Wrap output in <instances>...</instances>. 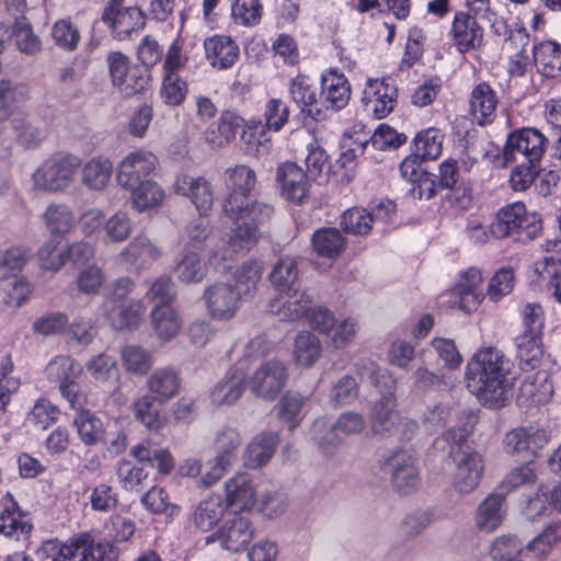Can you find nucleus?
Wrapping results in <instances>:
<instances>
[{
    "label": "nucleus",
    "mask_w": 561,
    "mask_h": 561,
    "mask_svg": "<svg viewBox=\"0 0 561 561\" xmlns=\"http://www.w3.org/2000/svg\"><path fill=\"white\" fill-rule=\"evenodd\" d=\"M513 363L495 347L478 350L466 365L469 391L490 408H499L513 389Z\"/></svg>",
    "instance_id": "f257e3e1"
},
{
    "label": "nucleus",
    "mask_w": 561,
    "mask_h": 561,
    "mask_svg": "<svg viewBox=\"0 0 561 561\" xmlns=\"http://www.w3.org/2000/svg\"><path fill=\"white\" fill-rule=\"evenodd\" d=\"M226 185L230 191L222 204V210L227 216L240 217L254 214L256 218H271L274 209L271 205L259 202L252 196L256 183L255 172L245 164L228 168L225 171Z\"/></svg>",
    "instance_id": "f03ea898"
},
{
    "label": "nucleus",
    "mask_w": 561,
    "mask_h": 561,
    "mask_svg": "<svg viewBox=\"0 0 561 561\" xmlns=\"http://www.w3.org/2000/svg\"><path fill=\"white\" fill-rule=\"evenodd\" d=\"M358 373L362 379L367 378L376 387H379L382 381V385L388 389V392L380 398L374 408L371 430L374 434L381 437H393L397 423L401 421V415L396 410L394 381L369 359L362 360L358 364Z\"/></svg>",
    "instance_id": "7ed1b4c3"
},
{
    "label": "nucleus",
    "mask_w": 561,
    "mask_h": 561,
    "mask_svg": "<svg viewBox=\"0 0 561 561\" xmlns=\"http://www.w3.org/2000/svg\"><path fill=\"white\" fill-rule=\"evenodd\" d=\"M81 167V159L69 152H56L45 159L33 172L31 180L34 190L45 193H59L75 182Z\"/></svg>",
    "instance_id": "20e7f679"
},
{
    "label": "nucleus",
    "mask_w": 561,
    "mask_h": 561,
    "mask_svg": "<svg viewBox=\"0 0 561 561\" xmlns=\"http://www.w3.org/2000/svg\"><path fill=\"white\" fill-rule=\"evenodd\" d=\"M227 217L232 221L233 227L222 239L226 245L210 251L209 262L215 265L231 259L233 253L248 252L253 249L261 239L260 226L271 219L256 218L250 211L238 218Z\"/></svg>",
    "instance_id": "39448f33"
},
{
    "label": "nucleus",
    "mask_w": 561,
    "mask_h": 561,
    "mask_svg": "<svg viewBox=\"0 0 561 561\" xmlns=\"http://www.w3.org/2000/svg\"><path fill=\"white\" fill-rule=\"evenodd\" d=\"M22 94L19 87L10 81H0V121L9 119L12 129L16 134V140L26 148L37 146L42 140V131L20 112H13L11 104L18 101Z\"/></svg>",
    "instance_id": "423d86ee"
},
{
    "label": "nucleus",
    "mask_w": 561,
    "mask_h": 561,
    "mask_svg": "<svg viewBox=\"0 0 561 561\" xmlns=\"http://www.w3.org/2000/svg\"><path fill=\"white\" fill-rule=\"evenodd\" d=\"M546 137L535 128H523L508 135L500 165L524 161L539 165L546 151Z\"/></svg>",
    "instance_id": "0eeeda50"
},
{
    "label": "nucleus",
    "mask_w": 561,
    "mask_h": 561,
    "mask_svg": "<svg viewBox=\"0 0 561 561\" xmlns=\"http://www.w3.org/2000/svg\"><path fill=\"white\" fill-rule=\"evenodd\" d=\"M383 469L390 476L392 488L403 494L416 491L421 479L411 450L397 448L383 457Z\"/></svg>",
    "instance_id": "6e6552de"
},
{
    "label": "nucleus",
    "mask_w": 561,
    "mask_h": 561,
    "mask_svg": "<svg viewBox=\"0 0 561 561\" xmlns=\"http://www.w3.org/2000/svg\"><path fill=\"white\" fill-rule=\"evenodd\" d=\"M240 444V435L234 428L222 427L217 432L214 439L216 456L210 461L209 471L202 477L204 486H211L224 477L232 465Z\"/></svg>",
    "instance_id": "1a4fd4ad"
},
{
    "label": "nucleus",
    "mask_w": 561,
    "mask_h": 561,
    "mask_svg": "<svg viewBox=\"0 0 561 561\" xmlns=\"http://www.w3.org/2000/svg\"><path fill=\"white\" fill-rule=\"evenodd\" d=\"M287 378L286 366L280 360H268L253 371L249 379V388L254 396L274 401L285 387Z\"/></svg>",
    "instance_id": "9d476101"
},
{
    "label": "nucleus",
    "mask_w": 561,
    "mask_h": 561,
    "mask_svg": "<svg viewBox=\"0 0 561 561\" xmlns=\"http://www.w3.org/2000/svg\"><path fill=\"white\" fill-rule=\"evenodd\" d=\"M157 163V158L151 152L133 151L119 162L116 181L125 190L144 181H151L149 176L153 173Z\"/></svg>",
    "instance_id": "9b49d317"
},
{
    "label": "nucleus",
    "mask_w": 561,
    "mask_h": 561,
    "mask_svg": "<svg viewBox=\"0 0 561 561\" xmlns=\"http://www.w3.org/2000/svg\"><path fill=\"white\" fill-rule=\"evenodd\" d=\"M204 299L211 318L229 320L240 308L241 294L229 283H215L204 291Z\"/></svg>",
    "instance_id": "f8f14e48"
},
{
    "label": "nucleus",
    "mask_w": 561,
    "mask_h": 561,
    "mask_svg": "<svg viewBox=\"0 0 561 561\" xmlns=\"http://www.w3.org/2000/svg\"><path fill=\"white\" fill-rule=\"evenodd\" d=\"M456 470L454 473V485L460 493H470L479 484L483 471L481 456L469 448H460L451 451Z\"/></svg>",
    "instance_id": "ddd939ff"
},
{
    "label": "nucleus",
    "mask_w": 561,
    "mask_h": 561,
    "mask_svg": "<svg viewBox=\"0 0 561 561\" xmlns=\"http://www.w3.org/2000/svg\"><path fill=\"white\" fill-rule=\"evenodd\" d=\"M362 102L368 114L381 119L393 111L397 88L385 79H369L365 84Z\"/></svg>",
    "instance_id": "4468645a"
},
{
    "label": "nucleus",
    "mask_w": 561,
    "mask_h": 561,
    "mask_svg": "<svg viewBox=\"0 0 561 561\" xmlns=\"http://www.w3.org/2000/svg\"><path fill=\"white\" fill-rule=\"evenodd\" d=\"M174 192L191 201L201 215H207L214 204L210 182L202 175L181 173L173 184Z\"/></svg>",
    "instance_id": "2eb2a0df"
},
{
    "label": "nucleus",
    "mask_w": 561,
    "mask_h": 561,
    "mask_svg": "<svg viewBox=\"0 0 561 561\" xmlns=\"http://www.w3.org/2000/svg\"><path fill=\"white\" fill-rule=\"evenodd\" d=\"M311 304V297L306 291L294 289L280 293L271 299L267 311L277 317L279 321L291 322L308 316Z\"/></svg>",
    "instance_id": "dca6fc26"
},
{
    "label": "nucleus",
    "mask_w": 561,
    "mask_h": 561,
    "mask_svg": "<svg viewBox=\"0 0 561 561\" xmlns=\"http://www.w3.org/2000/svg\"><path fill=\"white\" fill-rule=\"evenodd\" d=\"M547 254L535 263L538 280L547 283L552 295L561 304V240H548L545 244Z\"/></svg>",
    "instance_id": "f3484780"
},
{
    "label": "nucleus",
    "mask_w": 561,
    "mask_h": 561,
    "mask_svg": "<svg viewBox=\"0 0 561 561\" xmlns=\"http://www.w3.org/2000/svg\"><path fill=\"white\" fill-rule=\"evenodd\" d=\"M307 176L296 163H282L276 172L282 196L291 203L302 204L309 194Z\"/></svg>",
    "instance_id": "a211bd4d"
},
{
    "label": "nucleus",
    "mask_w": 561,
    "mask_h": 561,
    "mask_svg": "<svg viewBox=\"0 0 561 561\" xmlns=\"http://www.w3.org/2000/svg\"><path fill=\"white\" fill-rule=\"evenodd\" d=\"M0 534L5 537L27 536L33 525L26 513L22 512L18 502L10 492H5L0 499Z\"/></svg>",
    "instance_id": "6ab92c4d"
},
{
    "label": "nucleus",
    "mask_w": 561,
    "mask_h": 561,
    "mask_svg": "<svg viewBox=\"0 0 561 561\" xmlns=\"http://www.w3.org/2000/svg\"><path fill=\"white\" fill-rule=\"evenodd\" d=\"M548 443L546 431L539 428H516L506 434L505 448L510 454L528 459Z\"/></svg>",
    "instance_id": "aec40b11"
},
{
    "label": "nucleus",
    "mask_w": 561,
    "mask_h": 561,
    "mask_svg": "<svg viewBox=\"0 0 561 561\" xmlns=\"http://www.w3.org/2000/svg\"><path fill=\"white\" fill-rule=\"evenodd\" d=\"M103 21L112 27L116 38L121 41L133 32H139L146 24L145 15L137 7H110L103 13Z\"/></svg>",
    "instance_id": "412c9836"
},
{
    "label": "nucleus",
    "mask_w": 561,
    "mask_h": 561,
    "mask_svg": "<svg viewBox=\"0 0 561 561\" xmlns=\"http://www.w3.org/2000/svg\"><path fill=\"white\" fill-rule=\"evenodd\" d=\"M499 98L486 82L473 87L469 96V112L478 125L491 124L496 117Z\"/></svg>",
    "instance_id": "4be33fe9"
},
{
    "label": "nucleus",
    "mask_w": 561,
    "mask_h": 561,
    "mask_svg": "<svg viewBox=\"0 0 561 561\" xmlns=\"http://www.w3.org/2000/svg\"><path fill=\"white\" fill-rule=\"evenodd\" d=\"M242 118L232 111H224L216 123L210 124L204 131V140L213 149L229 146L236 138Z\"/></svg>",
    "instance_id": "5701e85b"
},
{
    "label": "nucleus",
    "mask_w": 561,
    "mask_h": 561,
    "mask_svg": "<svg viewBox=\"0 0 561 561\" xmlns=\"http://www.w3.org/2000/svg\"><path fill=\"white\" fill-rule=\"evenodd\" d=\"M351 87L343 73L330 70L322 76L320 99L327 108L339 111L350 101Z\"/></svg>",
    "instance_id": "b1692460"
},
{
    "label": "nucleus",
    "mask_w": 561,
    "mask_h": 561,
    "mask_svg": "<svg viewBox=\"0 0 561 561\" xmlns=\"http://www.w3.org/2000/svg\"><path fill=\"white\" fill-rule=\"evenodd\" d=\"M225 496L229 507L244 511L251 508L256 499V489L248 473H236L225 482Z\"/></svg>",
    "instance_id": "393cba45"
},
{
    "label": "nucleus",
    "mask_w": 561,
    "mask_h": 561,
    "mask_svg": "<svg viewBox=\"0 0 561 561\" xmlns=\"http://www.w3.org/2000/svg\"><path fill=\"white\" fill-rule=\"evenodd\" d=\"M204 48L209 65L220 70L231 68L239 58V47L228 36L208 37L204 42Z\"/></svg>",
    "instance_id": "a878e982"
},
{
    "label": "nucleus",
    "mask_w": 561,
    "mask_h": 561,
    "mask_svg": "<svg viewBox=\"0 0 561 561\" xmlns=\"http://www.w3.org/2000/svg\"><path fill=\"white\" fill-rule=\"evenodd\" d=\"M89 547V534L83 533L66 543L56 539L46 540L42 551L51 558V561H87Z\"/></svg>",
    "instance_id": "bb28decb"
},
{
    "label": "nucleus",
    "mask_w": 561,
    "mask_h": 561,
    "mask_svg": "<svg viewBox=\"0 0 561 561\" xmlns=\"http://www.w3.org/2000/svg\"><path fill=\"white\" fill-rule=\"evenodd\" d=\"M182 324L179 311L171 305H157L150 312L152 332L162 342H169L176 337Z\"/></svg>",
    "instance_id": "cd10ccee"
},
{
    "label": "nucleus",
    "mask_w": 561,
    "mask_h": 561,
    "mask_svg": "<svg viewBox=\"0 0 561 561\" xmlns=\"http://www.w3.org/2000/svg\"><path fill=\"white\" fill-rule=\"evenodd\" d=\"M482 275L478 268H469L463 273L459 283L454 288V295L458 297V307L467 313L477 309L484 298L481 288Z\"/></svg>",
    "instance_id": "c85d7f7f"
},
{
    "label": "nucleus",
    "mask_w": 561,
    "mask_h": 561,
    "mask_svg": "<svg viewBox=\"0 0 561 561\" xmlns=\"http://www.w3.org/2000/svg\"><path fill=\"white\" fill-rule=\"evenodd\" d=\"M453 39L459 51L465 53L480 47L483 31L474 18L460 12L455 15L453 22Z\"/></svg>",
    "instance_id": "c756f323"
},
{
    "label": "nucleus",
    "mask_w": 561,
    "mask_h": 561,
    "mask_svg": "<svg viewBox=\"0 0 561 561\" xmlns=\"http://www.w3.org/2000/svg\"><path fill=\"white\" fill-rule=\"evenodd\" d=\"M162 255V249L146 236H137L119 253L121 259L136 268H145Z\"/></svg>",
    "instance_id": "7c9ffc66"
},
{
    "label": "nucleus",
    "mask_w": 561,
    "mask_h": 561,
    "mask_svg": "<svg viewBox=\"0 0 561 561\" xmlns=\"http://www.w3.org/2000/svg\"><path fill=\"white\" fill-rule=\"evenodd\" d=\"M80 169L82 185L94 192L104 191L113 175V163L104 156L89 159Z\"/></svg>",
    "instance_id": "2f4dec72"
},
{
    "label": "nucleus",
    "mask_w": 561,
    "mask_h": 561,
    "mask_svg": "<svg viewBox=\"0 0 561 561\" xmlns=\"http://www.w3.org/2000/svg\"><path fill=\"white\" fill-rule=\"evenodd\" d=\"M145 306L140 300H122L118 304L105 306V316L116 330L137 327L145 314Z\"/></svg>",
    "instance_id": "473e14b6"
},
{
    "label": "nucleus",
    "mask_w": 561,
    "mask_h": 561,
    "mask_svg": "<svg viewBox=\"0 0 561 561\" xmlns=\"http://www.w3.org/2000/svg\"><path fill=\"white\" fill-rule=\"evenodd\" d=\"M277 443L278 435L274 432L257 434L244 450V465L252 469L264 466L271 460Z\"/></svg>",
    "instance_id": "72a5a7b5"
},
{
    "label": "nucleus",
    "mask_w": 561,
    "mask_h": 561,
    "mask_svg": "<svg viewBox=\"0 0 561 561\" xmlns=\"http://www.w3.org/2000/svg\"><path fill=\"white\" fill-rule=\"evenodd\" d=\"M252 537L253 528L250 519L245 516H238L228 522L219 535L221 546L232 552L244 549Z\"/></svg>",
    "instance_id": "f704fd0d"
},
{
    "label": "nucleus",
    "mask_w": 561,
    "mask_h": 561,
    "mask_svg": "<svg viewBox=\"0 0 561 561\" xmlns=\"http://www.w3.org/2000/svg\"><path fill=\"white\" fill-rule=\"evenodd\" d=\"M245 374L241 369H233L226 378L219 381L210 392L211 403L217 407L231 405L243 393Z\"/></svg>",
    "instance_id": "c9c22d12"
},
{
    "label": "nucleus",
    "mask_w": 561,
    "mask_h": 561,
    "mask_svg": "<svg viewBox=\"0 0 561 561\" xmlns=\"http://www.w3.org/2000/svg\"><path fill=\"white\" fill-rule=\"evenodd\" d=\"M534 62L540 75L546 78L561 76V46L551 41L540 42L533 48Z\"/></svg>",
    "instance_id": "e433bc0d"
},
{
    "label": "nucleus",
    "mask_w": 561,
    "mask_h": 561,
    "mask_svg": "<svg viewBox=\"0 0 561 561\" xmlns=\"http://www.w3.org/2000/svg\"><path fill=\"white\" fill-rule=\"evenodd\" d=\"M147 388L157 402L163 403L180 390V378L170 367L157 368L147 379Z\"/></svg>",
    "instance_id": "4c0bfd02"
},
{
    "label": "nucleus",
    "mask_w": 561,
    "mask_h": 561,
    "mask_svg": "<svg viewBox=\"0 0 561 561\" xmlns=\"http://www.w3.org/2000/svg\"><path fill=\"white\" fill-rule=\"evenodd\" d=\"M504 497L499 494L488 495L476 512V526L481 531L492 533L497 529L504 519Z\"/></svg>",
    "instance_id": "58836bf2"
},
{
    "label": "nucleus",
    "mask_w": 561,
    "mask_h": 561,
    "mask_svg": "<svg viewBox=\"0 0 561 561\" xmlns=\"http://www.w3.org/2000/svg\"><path fill=\"white\" fill-rule=\"evenodd\" d=\"M126 190L130 192L133 208L139 213L159 207L165 197L163 188L152 180L144 181Z\"/></svg>",
    "instance_id": "ea45409f"
},
{
    "label": "nucleus",
    "mask_w": 561,
    "mask_h": 561,
    "mask_svg": "<svg viewBox=\"0 0 561 561\" xmlns=\"http://www.w3.org/2000/svg\"><path fill=\"white\" fill-rule=\"evenodd\" d=\"M78 437L85 446H93L103 440L104 426L102 421L92 412L81 411L72 421Z\"/></svg>",
    "instance_id": "a19ab883"
},
{
    "label": "nucleus",
    "mask_w": 561,
    "mask_h": 561,
    "mask_svg": "<svg viewBox=\"0 0 561 561\" xmlns=\"http://www.w3.org/2000/svg\"><path fill=\"white\" fill-rule=\"evenodd\" d=\"M224 505L218 495L201 501L193 514L194 525L202 531L211 530L224 516Z\"/></svg>",
    "instance_id": "79ce46f5"
},
{
    "label": "nucleus",
    "mask_w": 561,
    "mask_h": 561,
    "mask_svg": "<svg viewBox=\"0 0 561 561\" xmlns=\"http://www.w3.org/2000/svg\"><path fill=\"white\" fill-rule=\"evenodd\" d=\"M299 276L297 261L291 256L280 257L273 266L268 278L272 286L280 293L291 291Z\"/></svg>",
    "instance_id": "37998d69"
},
{
    "label": "nucleus",
    "mask_w": 561,
    "mask_h": 561,
    "mask_svg": "<svg viewBox=\"0 0 561 561\" xmlns=\"http://www.w3.org/2000/svg\"><path fill=\"white\" fill-rule=\"evenodd\" d=\"M312 248L322 257L333 259L345 248L343 234L335 228L317 230L312 236Z\"/></svg>",
    "instance_id": "c03bdc74"
},
{
    "label": "nucleus",
    "mask_w": 561,
    "mask_h": 561,
    "mask_svg": "<svg viewBox=\"0 0 561 561\" xmlns=\"http://www.w3.org/2000/svg\"><path fill=\"white\" fill-rule=\"evenodd\" d=\"M311 436L319 451L324 457H332L343 440L342 435L335 430V426L328 424L323 419L317 420L313 423Z\"/></svg>",
    "instance_id": "a18cd8bd"
},
{
    "label": "nucleus",
    "mask_w": 561,
    "mask_h": 561,
    "mask_svg": "<svg viewBox=\"0 0 561 561\" xmlns=\"http://www.w3.org/2000/svg\"><path fill=\"white\" fill-rule=\"evenodd\" d=\"M321 353V342L313 333L301 331L296 335L294 357L297 364L310 367L319 359Z\"/></svg>",
    "instance_id": "49530a36"
},
{
    "label": "nucleus",
    "mask_w": 561,
    "mask_h": 561,
    "mask_svg": "<svg viewBox=\"0 0 561 561\" xmlns=\"http://www.w3.org/2000/svg\"><path fill=\"white\" fill-rule=\"evenodd\" d=\"M520 216H524V204L514 203L502 208L490 226V232L497 239L513 237Z\"/></svg>",
    "instance_id": "de8ad7c7"
},
{
    "label": "nucleus",
    "mask_w": 561,
    "mask_h": 561,
    "mask_svg": "<svg viewBox=\"0 0 561 561\" xmlns=\"http://www.w3.org/2000/svg\"><path fill=\"white\" fill-rule=\"evenodd\" d=\"M44 224L51 234H66L75 226V215L65 204H50L44 215Z\"/></svg>",
    "instance_id": "09e8293b"
},
{
    "label": "nucleus",
    "mask_w": 561,
    "mask_h": 561,
    "mask_svg": "<svg viewBox=\"0 0 561 561\" xmlns=\"http://www.w3.org/2000/svg\"><path fill=\"white\" fill-rule=\"evenodd\" d=\"M122 365L126 371L144 376L152 367L153 359L151 354L139 345H125L121 351Z\"/></svg>",
    "instance_id": "8fccbe9b"
},
{
    "label": "nucleus",
    "mask_w": 561,
    "mask_h": 561,
    "mask_svg": "<svg viewBox=\"0 0 561 561\" xmlns=\"http://www.w3.org/2000/svg\"><path fill=\"white\" fill-rule=\"evenodd\" d=\"M263 265L260 261L244 262L236 272L237 291L241 294V298H252L257 289L261 280Z\"/></svg>",
    "instance_id": "3c124183"
},
{
    "label": "nucleus",
    "mask_w": 561,
    "mask_h": 561,
    "mask_svg": "<svg viewBox=\"0 0 561 561\" xmlns=\"http://www.w3.org/2000/svg\"><path fill=\"white\" fill-rule=\"evenodd\" d=\"M307 149V175L319 183L327 182L331 169L328 153L317 141L309 144Z\"/></svg>",
    "instance_id": "603ef678"
},
{
    "label": "nucleus",
    "mask_w": 561,
    "mask_h": 561,
    "mask_svg": "<svg viewBox=\"0 0 561 561\" xmlns=\"http://www.w3.org/2000/svg\"><path fill=\"white\" fill-rule=\"evenodd\" d=\"M186 250H203L213 240V227L207 215L193 219L186 228Z\"/></svg>",
    "instance_id": "864d4df0"
},
{
    "label": "nucleus",
    "mask_w": 561,
    "mask_h": 561,
    "mask_svg": "<svg viewBox=\"0 0 561 561\" xmlns=\"http://www.w3.org/2000/svg\"><path fill=\"white\" fill-rule=\"evenodd\" d=\"M443 134L437 128H427L420 131L414 140L415 154L423 160H433L442 153Z\"/></svg>",
    "instance_id": "5fc2aeb1"
},
{
    "label": "nucleus",
    "mask_w": 561,
    "mask_h": 561,
    "mask_svg": "<svg viewBox=\"0 0 561 561\" xmlns=\"http://www.w3.org/2000/svg\"><path fill=\"white\" fill-rule=\"evenodd\" d=\"M289 93L293 101L300 107L302 113L313 116V106L317 103V93L309 83L307 77H295L290 82Z\"/></svg>",
    "instance_id": "6e6d98bb"
},
{
    "label": "nucleus",
    "mask_w": 561,
    "mask_h": 561,
    "mask_svg": "<svg viewBox=\"0 0 561 561\" xmlns=\"http://www.w3.org/2000/svg\"><path fill=\"white\" fill-rule=\"evenodd\" d=\"M307 398L298 392H286L278 403V417L294 428L302 419V409Z\"/></svg>",
    "instance_id": "4d7b16f0"
},
{
    "label": "nucleus",
    "mask_w": 561,
    "mask_h": 561,
    "mask_svg": "<svg viewBox=\"0 0 561 561\" xmlns=\"http://www.w3.org/2000/svg\"><path fill=\"white\" fill-rule=\"evenodd\" d=\"M45 373L48 379L61 385L77 378L81 373V367L70 357L60 355L48 363Z\"/></svg>",
    "instance_id": "13d9d810"
},
{
    "label": "nucleus",
    "mask_w": 561,
    "mask_h": 561,
    "mask_svg": "<svg viewBox=\"0 0 561 561\" xmlns=\"http://www.w3.org/2000/svg\"><path fill=\"white\" fill-rule=\"evenodd\" d=\"M27 261L26 251L19 247H12L0 251V280L16 277Z\"/></svg>",
    "instance_id": "bf43d9fd"
},
{
    "label": "nucleus",
    "mask_w": 561,
    "mask_h": 561,
    "mask_svg": "<svg viewBox=\"0 0 561 561\" xmlns=\"http://www.w3.org/2000/svg\"><path fill=\"white\" fill-rule=\"evenodd\" d=\"M156 399L151 396H142L134 403L136 419L149 430H159L164 424V419L154 405Z\"/></svg>",
    "instance_id": "052dcab7"
},
{
    "label": "nucleus",
    "mask_w": 561,
    "mask_h": 561,
    "mask_svg": "<svg viewBox=\"0 0 561 561\" xmlns=\"http://www.w3.org/2000/svg\"><path fill=\"white\" fill-rule=\"evenodd\" d=\"M13 36L18 49L26 55H35L42 48L41 41L36 34H34L31 24L25 18L18 19L13 28Z\"/></svg>",
    "instance_id": "680f3d73"
},
{
    "label": "nucleus",
    "mask_w": 561,
    "mask_h": 561,
    "mask_svg": "<svg viewBox=\"0 0 561 561\" xmlns=\"http://www.w3.org/2000/svg\"><path fill=\"white\" fill-rule=\"evenodd\" d=\"M142 506L152 514H176L180 507L170 502L168 492L158 485L151 486L140 499Z\"/></svg>",
    "instance_id": "e2e57ef3"
},
{
    "label": "nucleus",
    "mask_w": 561,
    "mask_h": 561,
    "mask_svg": "<svg viewBox=\"0 0 561 561\" xmlns=\"http://www.w3.org/2000/svg\"><path fill=\"white\" fill-rule=\"evenodd\" d=\"M102 234L106 240L114 243L126 241L131 234V221L128 215L124 211H116L111 217L105 218Z\"/></svg>",
    "instance_id": "0e129e2a"
},
{
    "label": "nucleus",
    "mask_w": 561,
    "mask_h": 561,
    "mask_svg": "<svg viewBox=\"0 0 561 561\" xmlns=\"http://www.w3.org/2000/svg\"><path fill=\"white\" fill-rule=\"evenodd\" d=\"M41 270L58 272L66 264V250L59 242L48 241L37 252Z\"/></svg>",
    "instance_id": "69168bd1"
},
{
    "label": "nucleus",
    "mask_w": 561,
    "mask_h": 561,
    "mask_svg": "<svg viewBox=\"0 0 561 561\" xmlns=\"http://www.w3.org/2000/svg\"><path fill=\"white\" fill-rule=\"evenodd\" d=\"M117 478L124 490L138 492L147 480L148 472L128 460H121L117 466Z\"/></svg>",
    "instance_id": "338daca9"
},
{
    "label": "nucleus",
    "mask_w": 561,
    "mask_h": 561,
    "mask_svg": "<svg viewBox=\"0 0 561 561\" xmlns=\"http://www.w3.org/2000/svg\"><path fill=\"white\" fill-rule=\"evenodd\" d=\"M522 551V542L515 536L504 535L493 541L490 554L495 561H517L515 557Z\"/></svg>",
    "instance_id": "774afa93"
}]
</instances>
